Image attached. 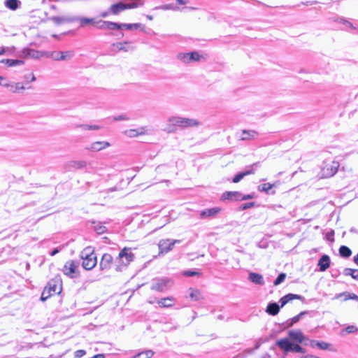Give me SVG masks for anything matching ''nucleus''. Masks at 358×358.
Listing matches in <instances>:
<instances>
[{"mask_svg": "<svg viewBox=\"0 0 358 358\" xmlns=\"http://www.w3.org/2000/svg\"><path fill=\"white\" fill-rule=\"evenodd\" d=\"M121 29H125L127 30H132V29H144V26L141 23H134V24H127V23H121Z\"/></svg>", "mask_w": 358, "mask_h": 358, "instance_id": "nucleus-29", "label": "nucleus"}, {"mask_svg": "<svg viewBox=\"0 0 358 358\" xmlns=\"http://www.w3.org/2000/svg\"><path fill=\"white\" fill-rule=\"evenodd\" d=\"M134 259V255L131 252V248H124L116 258L117 271H121L123 267H127Z\"/></svg>", "mask_w": 358, "mask_h": 358, "instance_id": "nucleus-3", "label": "nucleus"}, {"mask_svg": "<svg viewBox=\"0 0 358 358\" xmlns=\"http://www.w3.org/2000/svg\"><path fill=\"white\" fill-rule=\"evenodd\" d=\"M164 168H165L164 166H158L155 169V171H156L157 173H161V172H162V171L164 170Z\"/></svg>", "mask_w": 358, "mask_h": 358, "instance_id": "nucleus-57", "label": "nucleus"}, {"mask_svg": "<svg viewBox=\"0 0 358 358\" xmlns=\"http://www.w3.org/2000/svg\"><path fill=\"white\" fill-rule=\"evenodd\" d=\"M169 124L167 127L164 129L168 133L173 132L176 129V127L181 128H186L190 127H196L199 125L197 120L194 119L182 117H171L168 120Z\"/></svg>", "mask_w": 358, "mask_h": 358, "instance_id": "nucleus-1", "label": "nucleus"}, {"mask_svg": "<svg viewBox=\"0 0 358 358\" xmlns=\"http://www.w3.org/2000/svg\"><path fill=\"white\" fill-rule=\"evenodd\" d=\"M344 24L348 26V27H350V28H352V29H355V27L353 26V24L350 22H349L348 20L345 21V24Z\"/></svg>", "mask_w": 358, "mask_h": 358, "instance_id": "nucleus-58", "label": "nucleus"}, {"mask_svg": "<svg viewBox=\"0 0 358 358\" xmlns=\"http://www.w3.org/2000/svg\"><path fill=\"white\" fill-rule=\"evenodd\" d=\"M108 30L121 29V23H117L113 22H108Z\"/></svg>", "mask_w": 358, "mask_h": 358, "instance_id": "nucleus-45", "label": "nucleus"}, {"mask_svg": "<svg viewBox=\"0 0 358 358\" xmlns=\"http://www.w3.org/2000/svg\"><path fill=\"white\" fill-rule=\"evenodd\" d=\"M183 275L185 276L192 277L199 275V273L194 271H185L183 272Z\"/></svg>", "mask_w": 358, "mask_h": 358, "instance_id": "nucleus-52", "label": "nucleus"}, {"mask_svg": "<svg viewBox=\"0 0 358 358\" xmlns=\"http://www.w3.org/2000/svg\"><path fill=\"white\" fill-rule=\"evenodd\" d=\"M345 21H347V20L344 19L343 17H340L338 19V22L342 24H345Z\"/></svg>", "mask_w": 358, "mask_h": 358, "instance_id": "nucleus-62", "label": "nucleus"}, {"mask_svg": "<svg viewBox=\"0 0 358 358\" xmlns=\"http://www.w3.org/2000/svg\"><path fill=\"white\" fill-rule=\"evenodd\" d=\"M80 256L83 259L82 266L85 270L92 269L97 264L96 255L91 247L83 249Z\"/></svg>", "mask_w": 358, "mask_h": 358, "instance_id": "nucleus-2", "label": "nucleus"}, {"mask_svg": "<svg viewBox=\"0 0 358 358\" xmlns=\"http://www.w3.org/2000/svg\"><path fill=\"white\" fill-rule=\"evenodd\" d=\"M111 145L108 141H94L87 145L85 149L91 152H99L110 147Z\"/></svg>", "mask_w": 358, "mask_h": 358, "instance_id": "nucleus-11", "label": "nucleus"}, {"mask_svg": "<svg viewBox=\"0 0 358 358\" xmlns=\"http://www.w3.org/2000/svg\"><path fill=\"white\" fill-rule=\"evenodd\" d=\"M70 17H53L52 18V21L56 23L57 24H60L63 22H69L68 20H66Z\"/></svg>", "mask_w": 358, "mask_h": 358, "instance_id": "nucleus-47", "label": "nucleus"}, {"mask_svg": "<svg viewBox=\"0 0 358 358\" xmlns=\"http://www.w3.org/2000/svg\"><path fill=\"white\" fill-rule=\"evenodd\" d=\"M176 1L178 3L181 4V5L186 3V1L184 0H176Z\"/></svg>", "mask_w": 358, "mask_h": 358, "instance_id": "nucleus-64", "label": "nucleus"}, {"mask_svg": "<svg viewBox=\"0 0 358 358\" xmlns=\"http://www.w3.org/2000/svg\"><path fill=\"white\" fill-rule=\"evenodd\" d=\"M353 262L358 266V254L353 257Z\"/></svg>", "mask_w": 358, "mask_h": 358, "instance_id": "nucleus-60", "label": "nucleus"}, {"mask_svg": "<svg viewBox=\"0 0 358 358\" xmlns=\"http://www.w3.org/2000/svg\"><path fill=\"white\" fill-rule=\"evenodd\" d=\"M22 53L25 57L39 58L41 57V53L38 51L31 49H24Z\"/></svg>", "mask_w": 358, "mask_h": 358, "instance_id": "nucleus-31", "label": "nucleus"}, {"mask_svg": "<svg viewBox=\"0 0 358 358\" xmlns=\"http://www.w3.org/2000/svg\"><path fill=\"white\" fill-rule=\"evenodd\" d=\"M20 4V2L18 0H6L4 1V5L6 8L12 10H15Z\"/></svg>", "mask_w": 358, "mask_h": 358, "instance_id": "nucleus-32", "label": "nucleus"}, {"mask_svg": "<svg viewBox=\"0 0 358 358\" xmlns=\"http://www.w3.org/2000/svg\"><path fill=\"white\" fill-rule=\"evenodd\" d=\"M180 240L177 239H162L159 241L158 248L159 254H166L171 251L176 243H180Z\"/></svg>", "mask_w": 358, "mask_h": 358, "instance_id": "nucleus-7", "label": "nucleus"}, {"mask_svg": "<svg viewBox=\"0 0 358 358\" xmlns=\"http://www.w3.org/2000/svg\"><path fill=\"white\" fill-rule=\"evenodd\" d=\"M46 288L53 294H59L62 291L61 282L59 280L52 279L46 285Z\"/></svg>", "mask_w": 358, "mask_h": 358, "instance_id": "nucleus-15", "label": "nucleus"}, {"mask_svg": "<svg viewBox=\"0 0 358 358\" xmlns=\"http://www.w3.org/2000/svg\"><path fill=\"white\" fill-rule=\"evenodd\" d=\"M255 202L245 203L242 204L240 206V209L242 210H246L248 208H252V207L255 206Z\"/></svg>", "mask_w": 358, "mask_h": 358, "instance_id": "nucleus-50", "label": "nucleus"}, {"mask_svg": "<svg viewBox=\"0 0 358 358\" xmlns=\"http://www.w3.org/2000/svg\"><path fill=\"white\" fill-rule=\"evenodd\" d=\"M189 297L194 301H199L202 299V294L198 289H190Z\"/></svg>", "mask_w": 358, "mask_h": 358, "instance_id": "nucleus-37", "label": "nucleus"}, {"mask_svg": "<svg viewBox=\"0 0 358 358\" xmlns=\"http://www.w3.org/2000/svg\"><path fill=\"white\" fill-rule=\"evenodd\" d=\"M345 296V299L344 300L345 301H347L348 299H352V300H356V299H358V296H357L354 293H350V292H343V293H340L338 294H337L336 296H335V299H338L340 298L341 296Z\"/></svg>", "mask_w": 358, "mask_h": 358, "instance_id": "nucleus-36", "label": "nucleus"}, {"mask_svg": "<svg viewBox=\"0 0 358 358\" xmlns=\"http://www.w3.org/2000/svg\"><path fill=\"white\" fill-rule=\"evenodd\" d=\"M273 186H274V185L268 183V182L261 184L258 186V190L259 192H265L268 193L269 192V190L273 188Z\"/></svg>", "mask_w": 358, "mask_h": 358, "instance_id": "nucleus-41", "label": "nucleus"}, {"mask_svg": "<svg viewBox=\"0 0 358 358\" xmlns=\"http://www.w3.org/2000/svg\"><path fill=\"white\" fill-rule=\"evenodd\" d=\"M59 249L58 248H55L50 253V255L51 256H54L56 254H57L59 252Z\"/></svg>", "mask_w": 358, "mask_h": 358, "instance_id": "nucleus-59", "label": "nucleus"}, {"mask_svg": "<svg viewBox=\"0 0 358 358\" xmlns=\"http://www.w3.org/2000/svg\"><path fill=\"white\" fill-rule=\"evenodd\" d=\"M358 331V328L354 325L348 326L346 328L343 329L341 332L342 336H344L345 334H352L355 333Z\"/></svg>", "mask_w": 358, "mask_h": 358, "instance_id": "nucleus-40", "label": "nucleus"}, {"mask_svg": "<svg viewBox=\"0 0 358 358\" xmlns=\"http://www.w3.org/2000/svg\"><path fill=\"white\" fill-rule=\"evenodd\" d=\"M220 210H221V208H218V207L206 209V210H202L200 213L199 216H200V218H201V219H204V218L209 217H213L215 215H217V213H219L220 212Z\"/></svg>", "mask_w": 358, "mask_h": 358, "instance_id": "nucleus-20", "label": "nucleus"}, {"mask_svg": "<svg viewBox=\"0 0 358 358\" xmlns=\"http://www.w3.org/2000/svg\"><path fill=\"white\" fill-rule=\"evenodd\" d=\"M243 194L239 192H226L223 194L222 197L224 199H231L235 201L242 200Z\"/></svg>", "mask_w": 358, "mask_h": 358, "instance_id": "nucleus-24", "label": "nucleus"}, {"mask_svg": "<svg viewBox=\"0 0 358 358\" xmlns=\"http://www.w3.org/2000/svg\"><path fill=\"white\" fill-rule=\"evenodd\" d=\"M1 85L3 86V87H10L11 85L8 83H4L2 81Z\"/></svg>", "mask_w": 358, "mask_h": 358, "instance_id": "nucleus-61", "label": "nucleus"}, {"mask_svg": "<svg viewBox=\"0 0 358 358\" xmlns=\"http://www.w3.org/2000/svg\"><path fill=\"white\" fill-rule=\"evenodd\" d=\"M257 163H255L250 166H249L247 170H245L244 172H240L237 173L233 178L232 182L234 183H237L240 182L245 176L254 174L255 173V169L254 166H257Z\"/></svg>", "mask_w": 358, "mask_h": 358, "instance_id": "nucleus-16", "label": "nucleus"}, {"mask_svg": "<svg viewBox=\"0 0 358 358\" xmlns=\"http://www.w3.org/2000/svg\"><path fill=\"white\" fill-rule=\"evenodd\" d=\"M113 263V257L110 254L105 253L102 255L99 263V267L101 271L109 270Z\"/></svg>", "mask_w": 358, "mask_h": 358, "instance_id": "nucleus-10", "label": "nucleus"}, {"mask_svg": "<svg viewBox=\"0 0 358 358\" xmlns=\"http://www.w3.org/2000/svg\"><path fill=\"white\" fill-rule=\"evenodd\" d=\"M330 257L327 255H323L318 261V266L320 271H325L330 266Z\"/></svg>", "mask_w": 358, "mask_h": 358, "instance_id": "nucleus-18", "label": "nucleus"}, {"mask_svg": "<svg viewBox=\"0 0 358 358\" xmlns=\"http://www.w3.org/2000/svg\"><path fill=\"white\" fill-rule=\"evenodd\" d=\"M343 273L346 276H351L353 279L358 280V269L345 268Z\"/></svg>", "mask_w": 358, "mask_h": 358, "instance_id": "nucleus-30", "label": "nucleus"}, {"mask_svg": "<svg viewBox=\"0 0 358 358\" xmlns=\"http://www.w3.org/2000/svg\"><path fill=\"white\" fill-rule=\"evenodd\" d=\"M254 197L253 194H245L242 196V200L251 199Z\"/></svg>", "mask_w": 358, "mask_h": 358, "instance_id": "nucleus-55", "label": "nucleus"}, {"mask_svg": "<svg viewBox=\"0 0 358 358\" xmlns=\"http://www.w3.org/2000/svg\"><path fill=\"white\" fill-rule=\"evenodd\" d=\"M78 266V264L75 261H69L66 262V264L64 266V273L71 278H73L74 277V274L76 273V271Z\"/></svg>", "mask_w": 358, "mask_h": 358, "instance_id": "nucleus-14", "label": "nucleus"}, {"mask_svg": "<svg viewBox=\"0 0 358 358\" xmlns=\"http://www.w3.org/2000/svg\"><path fill=\"white\" fill-rule=\"evenodd\" d=\"M308 314L307 311L301 312L299 315L294 316L291 319V322L289 326H292L294 324L296 323L299 321V320L302 317L303 315Z\"/></svg>", "mask_w": 358, "mask_h": 358, "instance_id": "nucleus-44", "label": "nucleus"}, {"mask_svg": "<svg viewBox=\"0 0 358 358\" xmlns=\"http://www.w3.org/2000/svg\"><path fill=\"white\" fill-rule=\"evenodd\" d=\"M50 296H52V294L50 292V291L46 288V287L44 288L41 296V300L42 301H45L47 300Z\"/></svg>", "mask_w": 358, "mask_h": 358, "instance_id": "nucleus-48", "label": "nucleus"}, {"mask_svg": "<svg viewBox=\"0 0 358 358\" xmlns=\"http://www.w3.org/2000/svg\"><path fill=\"white\" fill-rule=\"evenodd\" d=\"M285 278H286L285 273H280L273 282L274 285L276 286V285H278L280 283H282L285 280Z\"/></svg>", "mask_w": 358, "mask_h": 358, "instance_id": "nucleus-46", "label": "nucleus"}, {"mask_svg": "<svg viewBox=\"0 0 358 358\" xmlns=\"http://www.w3.org/2000/svg\"><path fill=\"white\" fill-rule=\"evenodd\" d=\"M339 167V164L337 162H332L328 164L322 169V175L324 177H331L335 175Z\"/></svg>", "mask_w": 358, "mask_h": 358, "instance_id": "nucleus-12", "label": "nucleus"}, {"mask_svg": "<svg viewBox=\"0 0 358 358\" xmlns=\"http://www.w3.org/2000/svg\"><path fill=\"white\" fill-rule=\"evenodd\" d=\"M157 303L162 308H170L175 303V299L172 296L161 299L157 301Z\"/></svg>", "mask_w": 358, "mask_h": 358, "instance_id": "nucleus-23", "label": "nucleus"}, {"mask_svg": "<svg viewBox=\"0 0 358 358\" xmlns=\"http://www.w3.org/2000/svg\"><path fill=\"white\" fill-rule=\"evenodd\" d=\"M22 90H24V87L20 83H17L10 85V91L13 92H17Z\"/></svg>", "mask_w": 358, "mask_h": 358, "instance_id": "nucleus-43", "label": "nucleus"}, {"mask_svg": "<svg viewBox=\"0 0 358 358\" xmlns=\"http://www.w3.org/2000/svg\"><path fill=\"white\" fill-rule=\"evenodd\" d=\"M66 20H68V22H70L79 21L80 22V25L82 27L85 26L86 24H92L94 22L93 18H87V17H78V16H71Z\"/></svg>", "mask_w": 358, "mask_h": 358, "instance_id": "nucleus-22", "label": "nucleus"}, {"mask_svg": "<svg viewBox=\"0 0 358 358\" xmlns=\"http://www.w3.org/2000/svg\"><path fill=\"white\" fill-rule=\"evenodd\" d=\"M288 335L291 340L299 343H302L305 340V336L301 330H290Z\"/></svg>", "mask_w": 358, "mask_h": 358, "instance_id": "nucleus-17", "label": "nucleus"}, {"mask_svg": "<svg viewBox=\"0 0 358 358\" xmlns=\"http://www.w3.org/2000/svg\"><path fill=\"white\" fill-rule=\"evenodd\" d=\"M202 56L197 51L182 52L178 55V59L185 64L200 61Z\"/></svg>", "mask_w": 358, "mask_h": 358, "instance_id": "nucleus-8", "label": "nucleus"}, {"mask_svg": "<svg viewBox=\"0 0 358 358\" xmlns=\"http://www.w3.org/2000/svg\"><path fill=\"white\" fill-rule=\"evenodd\" d=\"M304 298L301 296V295H298V294H286L285 296H282L280 301H279V303H280V307H283L285 305H286L289 301H292L294 299H300V300H303Z\"/></svg>", "mask_w": 358, "mask_h": 358, "instance_id": "nucleus-19", "label": "nucleus"}, {"mask_svg": "<svg viewBox=\"0 0 358 358\" xmlns=\"http://www.w3.org/2000/svg\"><path fill=\"white\" fill-rule=\"evenodd\" d=\"M109 21H101L97 22L99 24L98 28L100 29H108V23Z\"/></svg>", "mask_w": 358, "mask_h": 358, "instance_id": "nucleus-51", "label": "nucleus"}, {"mask_svg": "<svg viewBox=\"0 0 358 358\" xmlns=\"http://www.w3.org/2000/svg\"><path fill=\"white\" fill-rule=\"evenodd\" d=\"M157 8L162 9L164 10H177L179 9V8L173 3H168V4L162 5L161 6L158 7Z\"/></svg>", "mask_w": 358, "mask_h": 358, "instance_id": "nucleus-42", "label": "nucleus"}, {"mask_svg": "<svg viewBox=\"0 0 358 358\" xmlns=\"http://www.w3.org/2000/svg\"><path fill=\"white\" fill-rule=\"evenodd\" d=\"M77 127L81 128L83 130H99L102 128L101 126L98 124H83L77 125Z\"/></svg>", "mask_w": 358, "mask_h": 358, "instance_id": "nucleus-35", "label": "nucleus"}, {"mask_svg": "<svg viewBox=\"0 0 358 358\" xmlns=\"http://www.w3.org/2000/svg\"><path fill=\"white\" fill-rule=\"evenodd\" d=\"M152 133V129L148 127H141L137 129H127L124 131V134L129 138L138 137L143 135H148Z\"/></svg>", "mask_w": 358, "mask_h": 358, "instance_id": "nucleus-9", "label": "nucleus"}, {"mask_svg": "<svg viewBox=\"0 0 358 358\" xmlns=\"http://www.w3.org/2000/svg\"><path fill=\"white\" fill-rule=\"evenodd\" d=\"M110 14H111V13L110 12V8H109V9H108V10L101 13L100 15H101L102 17H108Z\"/></svg>", "mask_w": 358, "mask_h": 358, "instance_id": "nucleus-56", "label": "nucleus"}, {"mask_svg": "<svg viewBox=\"0 0 358 358\" xmlns=\"http://www.w3.org/2000/svg\"><path fill=\"white\" fill-rule=\"evenodd\" d=\"M5 52V48L3 47H0V55H3Z\"/></svg>", "mask_w": 358, "mask_h": 358, "instance_id": "nucleus-63", "label": "nucleus"}, {"mask_svg": "<svg viewBox=\"0 0 358 358\" xmlns=\"http://www.w3.org/2000/svg\"><path fill=\"white\" fill-rule=\"evenodd\" d=\"M173 285V281L169 278L154 279L151 283L150 289L154 291L164 292Z\"/></svg>", "mask_w": 358, "mask_h": 358, "instance_id": "nucleus-5", "label": "nucleus"}, {"mask_svg": "<svg viewBox=\"0 0 358 358\" xmlns=\"http://www.w3.org/2000/svg\"><path fill=\"white\" fill-rule=\"evenodd\" d=\"M87 162L83 160L80 161H71L69 163V166L73 169H80L86 167Z\"/></svg>", "mask_w": 358, "mask_h": 358, "instance_id": "nucleus-27", "label": "nucleus"}, {"mask_svg": "<svg viewBox=\"0 0 358 358\" xmlns=\"http://www.w3.org/2000/svg\"><path fill=\"white\" fill-rule=\"evenodd\" d=\"M339 254L342 257L348 258L352 255L351 250L345 245H342L339 248Z\"/></svg>", "mask_w": 358, "mask_h": 358, "instance_id": "nucleus-34", "label": "nucleus"}, {"mask_svg": "<svg viewBox=\"0 0 358 358\" xmlns=\"http://www.w3.org/2000/svg\"><path fill=\"white\" fill-rule=\"evenodd\" d=\"M248 279L250 281H251L252 282H253L255 285H264V280L263 275L259 273L250 272L249 273Z\"/></svg>", "mask_w": 358, "mask_h": 358, "instance_id": "nucleus-21", "label": "nucleus"}, {"mask_svg": "<svg viewBox=\"0 0 358 358\" xmlns=\"http://www.w3.org/2000/svg\"><path fill=\"white\" fill-rule=\"evenodd\" d=\"M86 352L84 350H78L75 352V357L80 358L85 355Z\"/></svg>", "mask_w": 358, "mask_h": 358, "instance_id": "nucleus-53", "label": "nucleus"}, {"mask_svg": "<svg viewBox=\"0 0 358 358\" xmlns=\"http://www.w3.org/2000/svg\"><path fill=\"white\" fill-rule=\"evenodd\" d=\"M129 43L127 41L125 42H120V43H115L113 44V46L116 48L119 51L123 50L125 52L129 51V50H131L132 48H126L125 45L129 44Z\"/></svg>", "mask_w": 358, "mask_h": 358, "instance_id": "nucleus-38", "label": "nucleus"}, {"mask_svg": "<svg viewBox=\"0 0 358 358\" xmlns=\"http://www.w3.org/2000/svg\"><path fill=\"white\" fill-rule=\"evenodd\" d=\"M280 310V306L277 303H269L266 308V312L271 315H275Z\"/></svg>", "mask_w": 358, "mask_h": 358, "instance_id": "nucleus-26", "label": "nucleus"}, {"mask_svg": "<svg viewBox=\"0 0 358 358\" xmlns=\"http://www.w3.org/2000/svg\"><path fill=\"white\" fill-rule=\"evenodd\" d=\"M276 344L281 350L285 352H294L304 353L306 352L304 348L301 347L299 344L291 343L287 338L277 341Z\"/></svg>", "mask_w": 358, "mask_h": 358, "instance_id": "nucleus-4", "label": "nucleus"}, {"mask_svg": "<svg viewBox=\"0 0 358 358\" xmlns=\"http://www.w3.org/2000/svg\"><path fill=\"white\" fill-rule=\"evenodd\" d=\"M130 118L126 114L120 115L117 116L113 117V120L115 121H122V120H129Z\"/></svg>", "mask_w": 358, "mask_h": 358, "instance_id": "nucleus-49", "label": "nucleus"}, {"mask_svg": "<svg viewBox=\"0 0 358 358\" xmlns=\"http://www.w3.org/2000/svg\"><path fill=\"white\" fill-rule=\"evenodd\" d=\"M73 56V51L57 52L54 51L50 54V57L56 61L59 60H69Z\"/></svg>", "mask_w": 358, "mask_h": 358, "instance_id": "nucleus-13", "label": "nucleus"}, {"mask_svg": "<svg viewBox=\"0 0 358 358\" xmlns=\"http://www.w3.org/2000/svg\"><path fill=\"white\" fill-rule=\"evenodd\" d=\"M93 229L98 234H103L106 231V227L101 222H93Z\"/></svg>", "mask_w": 358, "mask_h": 358, "instance_id": "nucleus-33", "label": "nucleus"}, {"mask_svg": "<svg viewBox=\"0 0 358 358\" xmlns=\"http://www.w3.org/2000/svg\"><path fill=\"white\" fill-rule=\"evenodd\" d=\"M24 78H25L26 80L30 79V81H31V82H34V81H35V80H36V77H35V76L34 75V73H29V75H26V76H24Z\"/></svg>", "mask_w": 358, "mask_h": 358, "instance_id": "nucleus-54", "label": "nucleus"}, {"mask_svg": "<svg viewBox=\"0 0 358 358\" xmlns=\"http://www.w3.org/2000/svg\"><path fill=\"white\" fill-rule=\"evenodd\" d=\"M1 63L6 64L8 66H15L22 65L24 62L21 59H3L0 61Z\"/></svg>", "mask_w": 358, "mask_h": 358, "instance_id": "nucleus-28", "label": "nucleus"}, {"mask_svg": "<svg viewBox=\"0 0 358 358\" xmlns=\"http://www.w3.org/2000/svg\"><path fill=\"white\" fill-rule=\"evenodd\" d=\"M257 136V132L254 130H243L242 136L241 137V141H248L256 138Z\"/></svg>", "mask_w": 358, "mask_h": 358, "instance_id": "nucleus-25", "label": "nucleus"}, {"mask_svg": "<svg viewBox=\"0 0 358 358\" xmlns=\"http://www.w3.org/2000/svg\"><path fill=\"white\" fill-rule=\"evenodd\" d=\"M316 345L317 347H318L320 349H322V350H327L328 348H329V343H326V342H324V341H311V346H315Z\"/></svg>", "mask_w": 358, "mask_h": 358, "instance_id": "nucleus-39", "label": "nucleus"}, {"mask_svg": "<svg viewBox=\"0 0 358 358\" xmlns=\"http://www.w3.org/2000/svg\"><path fill=\"white\" fill-rule=\"evenodd\" d=\"M141 5H143V3L133 2L130 3H125L120 1L110 6V12L111 14L117 15L124 10L135 8Z\"/></svg>", "mask_w": 358, "mask_h": 358, "instance_id": "nucleus-6", "label": "nucleus"}]
</instances>
